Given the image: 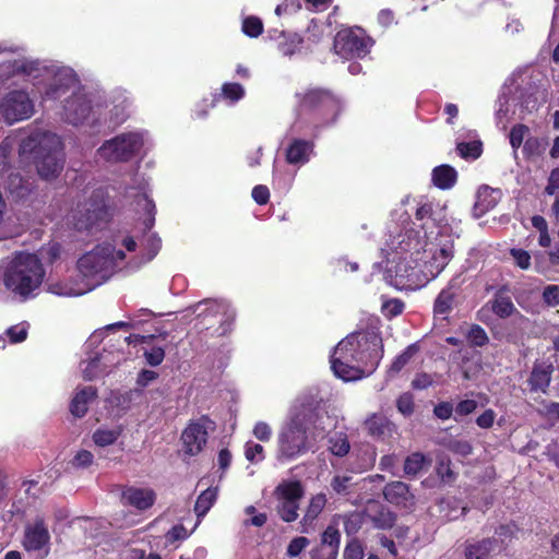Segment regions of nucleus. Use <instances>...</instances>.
Segmentation results:
<instances>
[{"mask_svg":"<svg viewBox=\"0 0 559 559\" xmlns=\"http://www.w3.org/2000/svg\"><path fill=\"white\" fill-rule=\"evenodd\" d=\"M443 209L424 203L416 210V229L393 236L382 252L394 285L418 288L436 278L452 258V240L444 238L448 227L441 225Z\"/></svg>","mask_w":559,"mask_h":559,"instance_id":"obj_1","label":"nucleus"},{"mask_svg":"<svg viewBox=\"0 0 559 559\" xmlns=\"http://www.w3.org/2000/svg\"><path fill=\"white\" fill-rule=\"evenodd\" d=\"M382 356V340L377 333H354L336 345L331 356V368L337 378L355 381L371 374Z\"/></svg>","mask_w":559,"mask_h":559,"instance_id":"obj_2","label":"nucleus"},{"mask_svg":"<svg viewBox=\"0 0 559 559\" xmlns=\"http://www.w3.org/2000/svg\"><path fill=\"white\" fill-rule=\"evenodd\" d=\"M297 118L293 130L302 136L316 138L332 126L344 108L342 99L329 90L312 87L296 93Z\"/></svg>","mask_w":559,"mask_h":559,"instance_id":"obj_3","label":"nucleus"},{"mask_svg":"<svg viewBox=\"0 0 559 559\" xmlns=\"http://www.w3.org/2000/svg\"><path fill=\"white\" fill-rule=\"evenodd\" d=\"M332 427H334L333 419L329 416L319 417L310 440L307 436L305 416L300 413L293 414L277 435L276 460L281 464H286L313 450L314 443L324 439L328 429Z\"/></svg>","mask_w":559,"mask_h":559,"instance_id":"obj_4","label":"nucleus"},{"mask_svg":"<svg viewBox=\"0 0 559 559\" xmlns=\"http://www.w3.org/2000/svg\"><path fill=\"white\" fill-rule=\"evenodd\" d=\"M45 275L43 263L36 254L21 252L7 264L3 284L11 294L25 301L37 295Z\"/></svg>","mask_w":559,"mask_h":559,"instance_id":"obj_5","label":"nucleus"},{"mask_svg":"<svg viewBox=\"0 0 559 559\" xmlns=\"http://www.w3.org/2000/svg\"><path fill=\"white\" fill-rule=\"evenodd\" d=\"M498 102L497 123L506 129L510 119H523L526 115L536 111L545 103V94L533 82L524 86L506 85Z\"/></svg>","mask_w":559,"mask_h":559,"instance_id":"obj_6","label":"nucleus"},{"mask_svg":"<svg viewBox=\"0 0 559 559\" xmlns=\"http://www.w3.org/2000/svg\"><path fill=\"white\" fill-rule=\"evenodd\" d=\"M124 259L121 250H116L110 243L95 247L78 261V271L82 276V285H91L92 289L110 277L115 269Z\"/></svg>","mask_w":559,"mask_h":559,"instance_id":"obj_7","label":"nucleus"},{"mask_svg":"<svg viewBox=\"0 0 559 559\" xmlns=\"http://www.w3.org/2000/svg\"><path fill=\"white\" fill-rule=\"evenodd\" d=\"M60 142H22L20 154L23 159L33 155L38 175L50 180L56 178L63 168V152Z\"/></svg>","mask_w":559,"mask_h":559,"instance_id":"obj_8","label":"nucleus"},{"mask_svg":"<svg viewBox=\"0 0 559 559\" xmlns=\"http://www.w3.org/2000/svg\"><path fill=\"white\" fill-rule=\"evenodd\" d=\"M103 115L100 105L92 106V100L85 94H74L67 99L64 118L73 126H84L91 130V135H97L98 118Z\"/></svg>","mask_w":559,"mask_h":559,"instance_id":"obj_9","label":"nucleus"},{"mask_svg":"<svg viewBox=\"0 0 559 559\" xmlns=\"http://www.w3.org/2000/svg\"><path fill=\"white\" fill-rule=\"evenodd\" d=\"M373 41L364 29L344 28L336 33L334 51L343 59L364 58L370 51Z\"/></svg>","mask_w":559,"mask_h":559,"instance_id":"obj_10","label":"nucleus"},{"mask_svg":"<svg viewBox=\"0 0 559 559\" xmlns=\"http://www.w3.org/2000/svg\"><path fill=\"white\" fill-rule=\"evenodd\" d=\"M33 114L34 103L25 91H10L0 100V115L10 124L26 120Z\"/></svg>","mask_w":559,"mask_h":559,"instance_id":"obj_11","label":"nucleus"},{"mask_svg":"<svg viewBox=\"0 0 559 559\" xmlns=\"http://www.w3.org/2000/svg\"><path fill=\"white\" fill-rule=\"evenodd\" d=\"M43 69L51 80L45 91L47 98H59L76 84L75 73L70 68L52 66L51 68L43 67Z\"/></svg>","mask_w":559,"mask_h":559,"instance_id":"obj_12","label":"nucleus"},{"mask_svg":"<svg viewBox=\"0 0 559 559\" xmlns=\"http://www.w3.org/2000/svg\"><path fill=\"white\" fill-rule=\"evenodd\" d=\"M212 425L210 419L202 418L197 423H191L183 430L181 439L188 454L195 455L202 451L207 440V430L212 428Z\"/></svg>","mask_w":559,"mask_h":559,"instance_id":"obj_13","label":"nucleus"},{"mask_svg":"<svg viewBox=\"0 0 559 559\" xmlns=\"http://www.w3.org/2000/svg\"><path fill=\"white\" fill-rule=\"evenodd\" d=\"M50 534L44 520L37 518L25 526L23 546L27 551H48Z\"/></svg>","mask_w":559,"mask_h":559,"instance_id":"obj_14","label":"nucleus"},{"mask_svg":"<svg viewBox=\"0 0 559 559\" xmlns=\"http://www.w3.org/2000/svg\"><path fill=\"white\" fill-rule=\"evenodd\" d=\"M105 206L102 201L85 203L78 206L72 218L78 230L88 229L105 216Z\"/></svg>","mask_w":559,"mask_h":559,"instance_id":"obj_15","label":"nucleus"},{"mask_svg":"<svg viewBox=\"0 0 559 559\" xmlns=\"http://www.w3.org/2000/svg\"><path fill=\"white\" fill-rule=\"evenodd\" d=\"M156 500V492L150 487L129 486L123 488L121 501L123 506H129L138 511L150 509Z\"/></svg>","mask_w":559,"mask_h":559,"instance_id":"obj_16","label":"nucleus"},{"mask_svg":"<svg viewBox=\"0 0 559 559\" xmlns=\"http://www.w3.org/2000/svg\"><path fill=\"white\" fill-rule=\"evenodd\" d=\"M383 496L388 502L405 509H411L416 503L415 495L411 491L408 485L400 480L386 484Z\"/></svg>","mask_w":559,"mask_h":559,"instance_id":"obj_17","label":"nucleus"},{"mask_svg":"<svg viewBox=\"0 0 559 559\" xmlns=\"http://www.w3.org/2000/svg\"><path fill=\"white\" fill-rule=\"evenodd\" d=\"M134 142H104L98 148L100 158L108 162L128 160L134 152Z\"/></svg>","mask_w":559,"mask_h":559,"instance_id":"obj_18","label":"nucleus"},{"mask_svg":"<svg viewBox=\"0 0 559 559\" xmlns=\"http://www.w3.org/2000/svg\"><path fill=\"white\" fill-rule=\"evenodd\" d=\"M552 372L554 365L551 362H535L528 379L531 390L546 393L551 382Z\"/></svg>","mask_w":559,"mask_h":559,"instance_id":"obj_19","label":"nucleus"},{"mask_svg":"<svg viewBox=\"0 0 559 559\" xmlns=\"http://www.w3.org/2000/svg\"><path fill=\"white\" fill-rule=\"evenodd\" d=\"M461 280L460 277H453L448 286L443 288L440 294L438 295L436 301H435V313L439 316H445L448 314L453 307L455 297L457 296V293L461 287Z\"/></svg>","mask_w":559,"mask_h":559,"instance_id":"obj_20","label":"nucleus"},{"mask_svg":"<svg viewBox=\"0 0 559 559\" xmlns=\"http://www.w3.org/2000/svg\"><path fill=\"white\" fill-rule=\"evenodd\" d=\"M365 427L371 437L386 439L395 432V425L382 414H371L365 420Z\"/></svg>","mask_w":559,"mask_h":559,"instance_id":"obj_21","label":"nucleus"},{"mask_svg":"<svg viewBox=\"0 0 559 559\" xmlns=\"http://www.w3.org/2000/svg\"><path fill=\"white\" fill-rule=\"evenodd\" d=\"M126 103V100L123 102ZM127 105H116L110 110V117L107 118V112L98 118L97 135H106L109 131L114 130L119 123L123 122L127 118Z\"/></svg>","mask_w":559,"mask_h":559,"instance_id":"obj_22","label":"nucleus"},{"mask_svg":"<svg viewBox=\"0 0 559 559\" xmlns=\"http://www.w3.org/2000/svg\"><path fill=\"white\" fill-rule=\"evenodd\" d=\"M9 192L16 199H25L34 188L35 181L31 177H23L20 174H10L7 180Z\"/></svg>","mask_w":559,"mask_h":559,"instance_id":"obj_23","label":"nucleus"},{"mask_svg":"<svg viewBox=\"0 0 559 559\" xmlns=\"http://www.w3.org/2000/svg\"><path fill=\"white\" fill-rule=\"evenodd\" d=\"M118 362L119 359L115 361L109 358L108 354H96L82 362L81 367L83 377L86 380H92L99 373V366H103L104 369H106L107 367L114 366Z\"/></svg>","mask_w":559,"mask_h":559,"instance_id":"obj_24","label":"nucleus"},{"mask_svg":"<svg viewBox=\"0 0 559 559\" xmlns=\"http://www.w3.org/2000/svg\"><path fill=\"white\" fill-rule=\"evenodd\" d=\"M498 548L500 547L497 537L486 538L468 544L465 549V556L466 559H487Z\"/></svg>","mask_w":559,"mask_h":559,"instance_id":"obj_25","label":"nucleus"},{"mask_svg":"<svg viewBox=\"0 0 559 559\" xmlns=\"http://www.w3.org/2000/svg\"><path fill=\"white\" fill-rule=\"evenodd\" d=\"M367 515L378 528H390L395 523V515L390 510L379 506L377 502H370L366 509Z\"/></svg>","mask_w":559,"mask_h":559,"instance_id":"obj_26","label":"nucleus"},{"mask_svg":"<svg viewBox=\"0 0 559 559\" xmlns=\"http://www.w3.org/2000/svg\"><path fill=\"white\" fill-rule=\"evenodd\" d=\"M304 487L299 480H283L275 490L276 500L299 502L304 496Z\"/></svg>","mask_w":559,"mask_h":559,"instance_id":"obj_27","label":"nucleus"},{"mask_svg":"<svg viewBox=\"0 0 559 559\" xmlns=\"http://www.w3.org/2000/svg\"><path fill=\"white\" fill-rule=\"evenodd\" d=\"M47 289L49 293L62 296V297H76L81 296L90 290H92L91 285H82L80 282H75L73 284L64 283V282H49L47 284Z\"/></svg>","mask_w":559,"mask_h":559,"instance_id":"obj_28","label":"nucleus"},{"mask_svg":"<svg viewBox=\"0 0 559 559\" xmlns=\"http://www.w3.org/2000/svg\"><path fill=\"white\" fill-rule=\"evenodd\" d=\"M135 210L143 212L142 223L146 230H151L155 222V204L145 190L134 194Z\"/></svg>","mask_w":559,"mask_h":559,"instance_id":"obj_29","label":"nucleus"},{"mask_svg":"<svg viewBox=\"0 0 559 559\" xmlns=\"http://www.w3.org/2000/svg\"><path fill=\"white\" fill-rule=\"evenodd\" d=\"M96 397V390L93 386H85L79 390L72 399L70 411L75 417H83L91 401Z\"/></svg>","mask_w":559,"mask_h":559,"instance_id":"obj_30","label":"nucleus"},{"mask_svg":"<svg viewBox=\"0 0 559 559\" xmlns=\"http://www.w3.org/2000/svg\"><path fill=\"white\" fill-rule=\"evenodd\" d=\"M326 503V497L323 493H318L310 499L309 506L306 510L304 519L301 520V532L309 533V526L322 512Z\"/></svg>","mask_w":559,"mask_h":559,"instance_id":"obj_31","label":"nucleus"},{"mask_svg":"<svg viewBox=\"0 0 559 559\" xmlns=\"http://www.w3.org/2000/svg\"><path fill=\"white\" fill-rule=\"evenodd\" d=\"M285 153L289 164H304L312 153L311 142H289Z\"/></svg>","mask_w":559,"mask_h":559,"instance_id":"obj_32","label":"nucleus"},{"mask_svg":"<svg viewBox=\"0 0 559 559\" xmlns=\"http://www.w3.org/2000/svg\"><path fill=\"white\" fill-rule=\"evenodd\" d=\"M431 176L433 185L443 190L452 188L457 178L456 170L449 165L437 166Z\"/></svg>","mask_w":559,"mask_h":559,"instance_id":"obj_33","label":"nucleus"},{"mask_svg":"<svg viewBox=\"0 0 559 559\" xmlns=\"http://www.w3.org/2000/svg\"><path fill=\"white\" fill-rule=\"evenodd\" d=\"M341 544V533L335 526H328L321 537V546L329 551L328 559H336Z\"/></svg>","mask_w":559,"mask_h":559,"instance_id":"obj_34","label":"nucleus"},{"mask_svg":"<svg viewBox=\"0 0 559 559\" xmlns=\"http://www.w3.org/2000/svg\"><path fill=\"white\" fill-rule=\"evenodd\" d=\"M7 68L9 75L23 74L33 78H37V73L41 70L40 63L38 61L27 59L14 60Z\"/></svg>","mask_w":559,"mask_h":559,"instance_id":"obj_35","label":"nucleus"},{"mask_svg":"<svg viewBox=\"0 0 559 559\" xmlns=\"http://www.w3.org/2000/svg\"><path fill=\"white\" fill-rule=\"evenodd\" d=\"M488 305H490L491 311L502 319L509 318L514 312H516V308L513 305L511 298L501 293L496 294L493 299L490 300Z\"/></svg>","mask_w":559,"mask_h":559,"instance_id":"obj_36","label":"nucleus"},{"mask_svg":"<svg viewBox=\"0 0 559 559\" xmlns=\"http://www.w3.org/2000/svg\"><path fill=\"white\" fill-rule=\"evenodd\" d=\"M218 488H206L203 490L194 504V512L198 518L204 516L217 499Z\"/></svg>","mask_w":559,"mask_h":559,"instance_id":"obj_37","label":"nucleus"},{"mask_svg":"<svg viewBox=\"0 0 559 559\" xmlns=\"http://www.w3.org/2000/svg\"><path fill=\"white\" fill-rule=\"evenodd\" d=\"M430 465V460L420 453L414 452L409 454L404 462V472L408 476H417L423 469Z\"/></svg>","mask_w":559,"mask_h":559,"instance_id":"obj_38","label":"nucleus"},{"mask_svg":"<svg viewBox=\"0 0 559 559\" xmlns=\"http://www.w3.org/2000/svg\"><path fill=\"white\" fill-rule=\"evenodd\" d=\"M500 197L499 190H493L489 187H483L478 190L476 206L481 212H487L495 207Z\"/></svg>","mask_w":559,"mask_h":559,"instance_id":"obj_39","label":"nucleus"},{"mask_svg":"<svg viewBox=\"0 0 559 559\" xmlns=\"http://www.w3.org/2000/svg\"><path fill=\"white\" fill-rule=\"evenodd\" d=\"M350 445L346 433L334 432L329 437V450L336 456H344L349 452Z\"/></svg>","mask_w":559,"mask_h":559,"instance_id":"obj_40","label":"nucleus"},{"mask_svg":"<svg viewBox=\"0 0 559 559\" xmlns=\"http://www.w3.org/2000/svg\"><path fill=\"white\" fill-rule=\"evenodd\" d=\"M457 154L466 160H475L483 153L481 142H459Z\"/></svg>","mask_w":559,"mask_h":559,"instance_id":"obj_41","label":"nucleus"},{"mask_svg":"<svg viewBox=\"0 0 559 559\" xmlns=\"http://www.w3.org/2000/svg\"><path fill=\"white\" fill-rule=\"evenodd\" d=\"M277 512L281 519L287 523L298 519L299 502L277 500Z\"/></svg>","mask_w":559,"mask_h":559,"instance_id":"obj_42","label":"nucleus"},{"mask_svg":"<svg viewBox=\"0 0 559 559\" xmlns=\"http://www.w3.org/2000/svg\"><path fill=\"white\" fill-rule=\"evenodd\" d=\"M418 352V347L416 344L409 345L401 355H399L394 361L392 362L389 373L394 374L400 372L404 366H406L412 357Z\"/></svg>","mask_w":559,"mask_h":559,"instance_id":"obj_43","label":"nucleus"},{"mask_svg":"<svg viewBox=\"0 0 559 559\" xmlns=\"http://www.w3.org/2000/svg\"><path fill=\"white\" fill-rule=\"evenodd\" d=\"M301 41L298 35H284L283 40L278 43V51L283 56L290 57L300 49Z\"/></svg>","mask_w":559,"mask_h":559,"instance_id":"obj_44","label":"nucleus"},{"mask_svg":"<svg viewBox=\"0 0 559 559\" xmlns=\"http://www.w3.org/2000/svg\"><path fill=\"white\" fill-rule=\"evenodd\" d=\"M118 429H98L93 435L94 442L99 447L112 444L119 437Z\"/></svg>","mask_w":559,"mask_h":559,"instance_id":"obj_45","label":"nucleus"},{"mask_svg":"<svg viewBox=\"0 0 559 559\" xmlns=\"http://www.w3.org/2000/svg\"><path fill=\"white\" fill-rule=\"evenodd\" d=\"M222 95L231 103H236L245 96V88L239 83H225L222 86Z\"/></svg>","mask_w":559,"mask_h":559,"instance_id":"obj_46","label":"nucleus"},{"mask_svg":"<svg viewBox=\"0 0 559 559\" xmlns=\"http://www.w3.org/2000/svg\"><path fill=\"white\" fill-rule=\"evenodd\" d=\"M245 456L251 463H260L264 460V449L259 443L247 441L245 444Z\"/></svg>","mask_w":559,"mask_h":559,"instance_id":"obj_47","label":"nucleus"},{"mask_svg":"<svg viewBox=\"0 0 559 559\" xmlns=\"http://www.w3.org/2000/svg\"><path fill=\"white\" fill-rule=\"evenodd\" d=\"M537 413L551 421L559 420V403L542 401L537 408Z\"/></svg>","mask_w":559,"mask_h":559,"instance_id":"obj_48","label":"nucleus"},{"mask_svg":"<svg viewBox=\"0 0 559 559\" xmlns=\"http://www.w3.org/2000/svg\"><path fill=\"white\" fill-rule=\"evenodd\" d=\"M242 31L249 37H258L263 32V24L259 17L249 16L242 22Z\"/></svg>","mask_w":559,"mask_h":559,"instance_id":"obj_49","label":"nucleus"},{"mask_svg":"<svg viewBox=\"0 0 559 559\" xmlns=\"http://www.w3.org/2000/svg\"><path fill=\"white\" fill-rule=\"evenodd\" d=\"M343 557H344V559H362L364 558L362 544L356 538L350 539L344 548Z\"/></svg>","mask_w":559,"mask_h":559,"instance_id":"obj_50","label":"nucleus"},{"mask_svg":"<svg viewBox=\"0 0 559 559\" xmlns=\"http://www.w3.org/2000/svg\"><path fill=\"white\" fill-rule=\"evenodd\" d=\"M467 338L472 345L479 347L486 345L489 341L487 333L479 325L471 326L467 333Z\"/></svg>","mask_w":559,"mask_h":559,"instance_id":"obj_51","label":"nucleus"},{"mask_svg":"<svg viewBox=\"0 0 559 559\" xmlns=\"http://www.w3.org/2000/svg\"><path fill=\"white\" fill-rule=\"evenodd\" d=\"M353 478L347 475L335 476L331 481V487L338 495H347L353 486Z\"/></svg>","mask_w":559,"mask_h":559,"instance_id":"obj_52","label":"nucleus"},{"mask_svg":"<svg viewBox=\"0 0 559 559\" xmlns=\"http://www.w3.org/2000/svg\"><path fill=\"white\" fill-rule=\"evenodd\" d=\"M144 357L148 365L155 367L163 362L165 357V350L159 346H154L144 352Z\"/></svg>","mask_w":559,"mask_h":559,"instance_id":"obj_53","label":"nucleus"},{"mask_svg":"<svg viewBox=\"0 0 559 559\" xmlns=\"http://www.w3.org/2000/svg\"><path fill=\"white\" fill-rule=\"evenodd\" d=\"M11 343L23 342L27 336V325L24 323L13 325L7 330Z\"/></svg>","mask_w":559,"mask_h":559,"instance_id":"obj_54","label":"nucleus"},{"mask_svg":"<svg viewBox=\"0 0 559 559\" xmlns=\"http://www.w3.org/2000/svg\"><path fill=\"white\" fill-rule=\"evenodd\" d=\"M396 407L403 415H411L414 411L413 395L411 393H403L396 401Z\"/></svg>","mask_w":559,"mask_h":559,"instance_id":"obj_55","label":"nucleus"},{"mask_svg":"<svg viewBox=\"0 0 559 559\" xmlns=\"http://www.w3.org/2000/svg\"><path fill=\"white\" fill-rule=\"evenodd\" d=\"M510 254L515 264L522 270H527L531 266V255L523 249H511Z\"/></svg>","mask_w":559,"mask_h":559,"instance_id":"obj_56","label":"nucleus"},{"mask_svg":"<svg viewBox=\"0 0 559 559\" xmlns=\"http://www.w3.org/2000/svg\"><path fill=\"white\" fill-rule=\"evenodd\" d=\"M252 433L258 440L267 442L272 437V428L265 421H258L253 427Z\"/></svg>","mask_w":559,"mask_h":559,"instance_id":"obj_57","label":"nucleus"},{"mask_svg":"<svg viewBox=\"0 0 559 559\" xmlns=\"http://www.w3.org/2000/svg\"><path fill=\"white\" fill-rule=\"evenodd\" d=\"M93 460H94V456L90 451L81 450L74 455V457L71 461V464L74 467L84 468V467H88L90 465H92Z\"/></svg>","mask_w":559,"mask_h":559,"instance_id":"obj_58","label":"nucleus"},{"mask_svg":"<svg viewBox=\"0 0 559 559\" xmlns=\"http://www.w3.org/2000/svg\"><path fill=\"white\" fill-rule=\"evenodd\" d=\"M310 544L307 537H296L290 540L287 547V555L289 557L298 556Z\"/></svg>","mask_w":559,"mask_h":559,"instance_id":"obj_59","label":"nucleus"},{"mask_svg":"<svg viewBox=\"0 0 559 559\" xmlns=\"http://www.w3.org/2000/svg\"><path fill=\"white\" fill-rule=\"evenodd\" d=\"M404 304L399 299H392L383 304L382 312L385 317H395L402 313Z\"/></svg>","mask_w":559,"mask_h":559,"instance_id":"obj_60","label":"nucleus"},{"mask_svg":"<svg viewBox=\"0 0 559 559\" xmlns=\"http://www.w3.org/2000/svg\"><path fill=\"white\" fill-rule=\"evenodd\" d=\"M449 449L462 456H467L472 452V445L466 440H451Z\"/></svg>","mask_w":559,"mask_h":559,"instance_id":"obj_61","label":"nucleus"},{"mask_svg":"<svg viewBox=\"0 0 559 559\" xmlns=\"http://www.w3.org/2000/svg\"><path fill=\"white\" fill-rule=\"evenodd\" d=\"M147 248V257L145 261H151L160 248V239L155 234H150L145 239Z\"/></svg>","mask_w":559,"mask_h":559,"instance_id":"obj_62","label":"nucleus"},{"mask_svg":"<svg viewBox=\"0 0 559 559\" xmlns=\"http://www.w3.org/2000/svg\"><path fill=\"white\" fill-rule=\"evenodd\" d=\"M548 195H557L559 193V168H555L548 178V185L545 188Z\"/></svg>","mask_w":559,"mask_h":559,"instance_id":"obj_63","label":"nucleus"},{"mask_svg":"<svg viewBox=\"0 0 559 559\" xmlns=\"http://www.w3.org/2000/svg\"><path fill=\"white\" fill-rule=\"evenodd\" d=\"M544 299L550 306H559V286L548 285L544 289Z\"/></svg>","mask_w":559,"mask_h":559,"instance_id":"obj_64","label":"nucleus"}]
</instances>
